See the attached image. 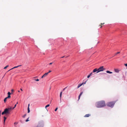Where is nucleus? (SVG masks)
Wrapping results in <instances>:
<instances>
[{"label":"nucleus","mask_w":127,"mask_h":127,"mask_svg":"<svg viewBox=\"0 0 127 127\" xmlns=\"http://www.w3.org/2000/svg\"><path fill=\"white\" fill-rule=\"evenodd\" d=\"M92 74V72L91 73H90V74H89V75L91 76V75Z\"/></svg>","instance_id":"7c9ffc66"},{"label":"nucleus","mask_w":127,"mask_h":127,"mask_svg":"<svg viewBox=\"0 0 127 127\" xmlns=\"http://www.w3.org/2000/svg\"><path fill=\"white\" fill-rule=\"evenodd\" d=\"M83 94V92H82L80 94V95H79V97H78V100L79 99H80V96H81L82 95V94Z\"/></svg>","instance_id":"9d476101"},{"label":"nucleus","mask_w":127,"mask_h":127,"mask_svg":"<svg viewBox=\"0 0 127 127\" xmlns=\"http://www.w3.org/2000/svg\"><path fill=\"white\" fill-rule=\"evenodd\" d=\"M51 72V70H49V71L47 73H48V74L49 73H50V72Z\"/></svg>","instance_id":"c756f323"},{"label":"nucleus","mask_w":127,"mask_h":127,"mask_svg":"<svg viewBox=\"0 0 127 127\" xmlns=\"http://www.w3.org/2000/svg\"><path fill=\"white\" fill-rule=\"evenodd\" d=\"M90 116V114H88L85 115V116H84V117H89Z\"/></svg>","instance_id":"1a4fd4ad"},{"label":"nucleus","mask_w":127,"mask_h":127,"mask_svg":"<svg viewBox=\"0 0 127 127\" xmlns=\"http://www.w3.org/2000/svg\"><path fill=\"white\" fill-rule=\"evenodd\" d=\"M0 113H1V111H0Z\"/></svg>","instance_id":"37998d69"},{"label":"nucleus","mask_w":127,"mask_h":127,"mask_svg":"<svg viewBox=\"0 0 127 127\" xmlns=\"http://www.w3.org/2000/svg\"><path fill=\"white\" fill-rule=\"evenodd\" d=\"M114 71L115 72L117 73L119 72V70H118V69H115Z\"/></svg>","instance_id":"9b49d317"},{"label":"nucleus","mask_w":127,"mask_h":127,"mask_svg":"<svg viewBox=\"0 0 127 127\" xmlns=\"http://www.w3.org/2000/svg\"><path fill=\"white\" fill-rule=\"evenodd\" d=\"M8 98H7V97H6L4 99V101L5 102L7 100V99Z\"/></svg>","instance_id":"2eb2a0df"},{"label":"nucleus","mask_w":127,"mask_h":127,"mask_svg":"<svg viewBox=\"0 0 127 127\" xmlns=\"http://www.w3.org/2000/svg\"><path fill=\"white\" fill-rule=\"evenodd\" d=\"M4 125L5 124V122L6 120V118L5 117H4Z\"/></svg>","instance_id":"ddd939ff"},{"label":"nucleus","mask_w":127,"mask_h":127,"mask_svg":"<svg viewBox=\"0 0 127 127\" xmlns=\"http://www.w3.org/2000/svg\"><path fill=\"white\" fill-rule=\"evenodd\" d=\"M83 83H82L81 84H79L78 85V86L77 87V88H79L80 87H81L83 85Z\"/></svg>","instance_id":"f8f14e48"},{"label":"nucleus","mask_w":127,"mask_h":127,"mask_svg":"<svg viewBox=\"0 0 127 127\" xmlns=\"http://www.w3.org/2000/svg\"><path fill=\"white\" fill-rule=\"evenodd\" d=\"M100 28H102V25H100Z\"/></svg>","instance_id":"f704fd0d"},{"label":"nucleus","mask_w":127,"mask_h":127,"mask_svg":"<svg viewBox=\"0 0 127 127\" xmlns=\"http://www.w3.org/2000/svg\"><path fill=\"white\" fill-rule=\"evenodd\" d=\"M64 56H63V57H61L62 58H64Z\"/></svg>","instance_id":"a19ab883"},{"label":"nucleus","mask_w":127,"mask_h":127,"mask_svg":"<svg viewBox=\"0 0 127 127\" xmlns=\"http://www.w3.org/2000/svg\"><path fill=\"white\" fill-rule=\"evenodd\" d=\"M52 63H50L49 64L50 65H51L52 64Z\"/></svg>","instance_id":"72a5a7b5"},{"label":"nucleus","mask_w":127,"mask_h":127,"mask_svg":"<svg viewBox=\"0 0 127 127\" xmlns=\"http://www.w3.org/2000/svg\"><path fill=\"white\" fill-rule=\"evenodd\" d=\"M20 90L22 91H23L22 90V89H20Z\"/></svg>","instance_id":"4c0bfd02"},{"label":"nucleus","mask_w":127,"mask_h":127,"mask_svg":"<svg viewBox=\"0 0 127 127\" xmlns=\"http://www.w3.org/2000/svg\"><path fill=\"white\" fill-rule=\"evenodd\" d=\"M90 75L89 74V75H88V76H87V78H89L90 77Z\"/></svg>","instance_id":"a878e982"},{"label":"nucleus","mask_w":127,"mask_h":127,"mask_svg":"<svg viewBox=\"0 0 127 127\" xmlns=\"http://www.w3.org/2000/svg\"><path fill=\"white\" fill-rule=\"evenodd\" d=\"M104 24V23H101V25H103Z\"/></svg>","instance_id":"2f4dec72"},{"label":"nucleus","mask_w":127,"mask_h":127,"mask_svg":"<svg viewBox=\"0 0 127 127\" xmlns=\"http://www.w3.org/2000/svg\"><path fill=\"white\" fill-rule=\"evenodd\" d=\"M18 92H20V91H18Z\"/></svg>","instance_id":"79ce46f5"},{"label":"nucleus","mask_w":127,"mask_h":127,"mask_svg":"<svg viewBox=\"0 0 127 127\" xmlns=\"http://www.w3.org/2000/svg\"><path fill=\"white\" fill-rule=\"evenodd\" d=\"M102 74H106V73H102Z\"/></svg>","instance_id":"58836bf2"},{"label":"nucleus","mask_w":127,"mask_h":127,"mask_svg":"<svg viewBox=\"0 0 127 127\" xmlns=\"http://www.w3.org/2000/svg\"><path fill=\"white\" fill-rule=\"evenodd\" d=\"M16 104H15V105L14 107L13 108V109L14 108L16 107Z\"/></svg>","instance_id":"393cba45"},{"label":"nucleus","mask_w":127,"mask_h":127,"mask_svg":"<svg viewBox=\"0 0 127 127\" xmlns=\"http://www.w3.org/2000/svg\"><path fill=\"white\" fill-rule=\"evenodd\" d=\"M21 66V65H18V66H15L14 67H13V68H12L11 69H10V70H9L8 71H9L14 69V68H17L19 66Z\"/></svg>","instance_id":"0eeeda50"},{"label":"nucleus","mask_w":127,"mask_h":127,"mask_svg":"<svg viewBox=\"0 0 127 127\" xmlns=\"http://www.w3.org/2000/svg\"><path fill=\"white\" fill-rule=\"evenodd\" d=\"M34 80L36 81H39V80L38 79H34Z\"/></svg>","instance_id":"b1692460"},{"label":"nucleus","mask_w":127,"mask_h":127,"mask_svg":"<svg viewBox=\"0 0 127 127\" xmlns=\"http://www.w3.org/2000/svg\"><path fill=\"white\" fill-rule=\"evenodd\" d=\"M105 70V69L104 67L103 66H101L98 68V72H99L101 71H103Z\"/></svg>","instance_id":"20e7f679"},{"label":"nucleus","mask_w":127,"mask_h":127,"mask_svg":"<svg viewBox=\"0 0 127 127\" xmlns=\"http://www.w3.org/2000/svg\"><path fill=\"white\" fill-rule=\"evenodd\" d=\"M18 102H17L16 104H18Z\"/></svg>","instance_id":"ea45409f"},{"label":"nucleus","mask_w":127,"mask_h":127,"mask_svg":"<svg viewBox=\"0 0 127 127\" xmlns=\"http://www.w3.org/2000/svg\"><path fill=\"white\" fill-rule=\"evenodd\" d=\"M125 65L126 66H127V63L125 64Z\"/></svg>","instance_id":"473e14b6"},{"label":"nucleus","mask_w":127,"mask_h":127,"mask_svg":"<svg viewBox=\"0 0 127 127\" xmlns=\"http://www.w3.org/2000/svg\"><path fill=\"white\" fill-rule=\"evenodd\" d=\"M8 110H9V111H10V110L12 109H13V108H12V107H9V108H7Z\"/></svg>","instance_id":"dca6fc26"},{"label":"nucleus","mask_w":127,"mask_h":127,"mask_svg":"<svg viewBox=\"0 0 127 127\" xmlns=\"http://www.w3.org/2000/svg\"><path fill=\"white\" fill-rule=\"evenodd\" d=\"M11 93L9 92H8L7 93V94L8 95V96H7V98H10L11 97L10 95Z\"/></svg>","instance_id":"6e6552de"},{"label":"nucleus","mask_w":127,"mask_h":127,"mask_svg":"<svg viewBox=\"0 0 127 127\" xmlns=\"http://www.w3.org/2000/svg\"><path fill=\"white\" fill-rule=\"evenodd\" d=\"M62 92H61L60 93V99H61V98L62 97Z\"/></svg>","instance_id":"6ab92c4d"},{"label":"nucleus","mask_w":127,"mask_h":127,"mask_svg":"<svg viewBox=\"0 0 127 127\" xmlns=\"http://www.w3.org/2000/svg\"><path fill=\"white\" fill-rule=\"evenodd\" d=\"M120 53V52H117L116 53H115V55H114V56H116L117 54H119Z\"/></svg>","instance_id":"aec40b11"},{"label":"nucleus","mask_w":127,"mask_h":127,"mask_svg":"<svg viewBox=\"0 0 127 127\" xmlns=\"http://www.w3.org/2000/svg\"><path fill=\"white\" fill-rule=\"evenodd\" d=\"M106 72L107 73H110V74H112V72L110 71H108V70L106 71Z\"/></svg>","instance_id":"4468645a"},{"label":"nucleus","mask_w":127,"mask_h":127,"mask_svg":"<svg viewBox=\"0 0 127 127\" xmlns=\"http://www.w3.org/2000/svg\"><path fill=\"white\" fill-rule=\"evenodd\" d=\"M58 109V108H56V109H55V111H57V110Z\"/></svg>","instance_id":"5701e85b"},{"label":"nucleus","mask_w":127,"mask_h":127,"mask_svg":"<svg viewBox=\"0 0 127 127\" xmlns=\"http://www.w3.org/2000/svg\"><path fill=\"white\" fill-rule=\"evenodd\" d=\"M95 105L97 107L101 108L106 106V104L104 101L101 100L96 102Z\"/></svg>","instance_id":"f257e3e1"},{"label":"nucleus","mask_w":127,"mask_h":127,"mask_svg":"<svg viewBox=\"0 0 127 127\" xmlns=\"http://www.w3.org/2000/svg\"><path fill=\"white\" fill-rule=\"evenodd\" d=\"M30 105V104H29L28 105V107H29Z\"/></svg>","instance_id":"e433bc0d"},{"label":"nucleus","mask_w":127,"mask_h":127,"mask_svg":"<svg viewBox=\"0 0 127 127\" xmlns=\"http://www.w3.org/2000/svg\"><path fill=\"white\" fill-rule=\"evenodd\" d=\"M11 91H12V93H11V94H12V93H13V92H14V90L13 89H12Z\"/></svg>","instance_id":"bb28decb"},{"label":"nucleus","mask_w":127,"mask_h":127,"mask_svg":"<svg viewBox=\"0 0 127 127\" xmlns=\"http://www.w3.org/2000/svg\"><path fill=\"white\" fill-rule=\"evenodd\" d=\"M29 118H28L27 120H26V121L27 122L29 121Z\"/></svg>","instance_id":"4be33fe9"},{"label":"nucleus","mask_w":127,"mask_h":127,"mask_svg":"<svg viewBox=\"0 0 127 127\" xmlns=\"http://www.w3.org/2000/svg\"><path fill=\"white\" fill-rule=\"evenodd\" d=\"M18 124V123L17 122H15L14 123V124L15 125H17Z\"/></svg>","instance_id":"cd10ccee"},{"label":"nucleus","mask_w":127,"mask_h":127,"mask_svg":"<svg viewBox=\"0 0 127 127\" xmlns=\"http://www.w3.org/2000/svg\"><path fill=\"white\" fill-rule=\"evenodd\" d=\"M66 88H64V89H63V91H64V90H65V89H66Z\"/></svg>","instance_id":"c9c22d12"},{"label":"nucleus","mask_w":127,"mask_h":127,"mask_svg":"<svg viewBox=\"0 0 127 127\" xmlns=\"http://www.w3.org/2000/svg\"><path fill=\"white\" fill-rule=\"evenodd\" d=\"M98 69H97V68H95L93 70V72L94 73L95 72H97L96 73H98Z\"/></svg>","instance_id":"39448f33"},{"label":"nucleus","mask_w":127,"mask_h":127,"mask_svg":"<svg viewBox=\"0 0 127 127\" xmlns=\"http://www.w3.org/2000/svg\"><path fill=\"white\" fill-rule=\"evenodd\" d=\"M116 102L115 101H113L111 102H108L107 104V105L108 106L113 107Z\"/></svg>","instance_id":"f03ea898"},{"label":"nucleus","mask_w":127,"mask_h":127,"mask_svg":"<svg viewBox=\"0 0 127 127\" xmlns=\"http://www.w3.org/2000/svg\"><path fill=\"white\" fill-rule=\"evenodd\" d=\"M10 114V111H9L7 108L5 109L3 112L2 113V115L4 114Z\"/></svg>","instance_id":"7ed1b4c3"},{"label":"nucleus","mask_w":127,"mask_h":127,"mask_svg":"<svg viewBox=\"0 0 127 127\" xmlns=\"http://www.w3.org/2000/svg\"><path fill=\"white\" fill-rule=\"evenodd\" d=\"M48 74V73H46L44 74L41 77L42 78H43L46 77Z\"/></svg>","instance_id":"423d86ee"},{"label":"nucleus","mask_w":127,"mask_h":127,"mask_svg":"<svg viewBox=\"0 0 127 127\" xmlns=\"http://www.w3.org/2000/svg\"><path fill=\"white\" fill-rule=\"evenodd\" d=\"M9 66L8 65H7L4 68V69H6L7 67H8Z\"/></svg>","instance_id":"412c9836"},{"label":"nucleus","mask_w":127,"mask_h":127,"mask_svg":"<svg viewBox=\"0 0 127 127\" xmlns=\"http://www.w3.org/2000/svg\"><path fill=\"white\" fill-rule=\"evenodd\" d=\"M28 113H29L30 112V110L29 108V107H28Z\"/></svg>","instance_id":"f3484780"},{"label":"nucleus","mask_w":127,"mask_h":127,"mask_svg":"<svg viewBox=\"0 0 127 127\" xmlns=\"http://www.w3.org/2000/svg\"><path fill=\"white\" fill-rule=\"evenodd\" d=\"M26 116V114H25L23 116V117H24V118L25 116Z\"/></svg>","instance_id":"c85d7f7f"},{"label":"nucleus","mask_w":127,"mask_h":127,"mask_svg":"<svg viewBox=\"0 0 127 127\" xmlns=\"http://www.w3.org/2000/svg\"><path fill=\"white\" fill-rule=\"evenodd\" d=\"M49 106H50V105L49 104H48L45 106V108L46 109L47 107H49Z\"/></svg>","instance_id":"a211bd4d"}]
</instances>
